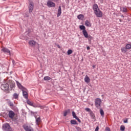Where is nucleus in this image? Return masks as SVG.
<instances>
[{
    "instance_id": "nucleus-1",
    "label": "nucleus",
    "mask_w": 131,
    "mask_h": 131,
    "mask_svg": "<svg viewBox=\"0 0 131 131\" xmlns=\"http://www.w3.org/2000/svg\"><path fill=\"white\" fill-rule=\"evenodd\" d=\"M95 106L98 109H100L102 106V100L100 98H96L95 99Z\"/></svg>"
},
{
    "instance_id": "nucleus-2",
    "label": "nucleus",
    "mask_w": 131,
    "mask_h": 131,
    "mask_svg": "<svg viewBox=\"0 0 131 131\" xmlns=\"http://www.w3.org/2000/svg\"><path fill=\"white\" fill-rule=\"evenodd\" d=\"M3 129L4 130H7V131H12V127H11V126H10V124L8 123L4 124L3 125Z\"/></svg>"
},
{
    "instance_id": "nucleus-3",
    "label": "nucleus",
    "mask_w": 131,
    "mask_h": 131,
    "mask_svg": "<svg viewBox=\"0 0 131 131\" xmlns=\"http://www.w3.org/2000/svg\"><path fill=\"white\" fill-rule=\"evenodd\" d=\"M29 13H32L33 8H34V4L32 2H29Z\"/></svg>"
},
{
    "instance_id": "nucleus-4",
    "label": "nucleus",
    "mask_w": 131,
    "mask_h": 131,
    "mask_svg": "<svg viewBox=\"0 0 131 131\" xmlns=\"http://www.w3.org/2000/svg\"><path fill=\"white\" fill-rule=\"evenodd\" d=\"M47 6L48 8H55L56 7V4L51 0H49L47 2Z\"/></svg>"
},
{
    "instance_id": "nucleus-5",
    "label": "nucleus",
    "mask_w": 131,
    "mask_h": 131,
    "mask_svg": "<svg viewBox=\"0 0 131 131\" xmlns=\"http://www.w3.org/2000/svg\"><path fill=\"white\" fill-rule=\"evenodd\" d=\"M1 51L11 56V51L6 47H2Z\"/></svg>"
},
{
    "instance_id": "nucleus-6",
    "label": "nucleus",
    "mask_w": 131,
    "mask_h": 131,
    "mask_svg": "<svg viewBox=\"0 0 131 131\" xmlns=\"http://www.w3.org/2000/svg\"><path fill=\"white\" fill-rule=\"evenodd\" d=\"M8 116L11 119L14 120V117H15V113L13 111H9Z\"/></svg>"
},
{
    "instance_id": "nucleus-7",
    "label": "nucleus",
    "mask_w": 131,
    "mask_h": 131,
    "mask_svg": "<svg viewBox=\"0 0 131 131\" xmlns=\"http://www.w3.org/2000/svg\"><path fill=\"white\" fill-rule=\"evenodd\" d=\"M94 13L97 17L101 18L103 16V13L101 10H100V9H98V10L95 11Z\"/></svg>"
},
{
    "instance_id": "nucleus-8",
    "label": "nucleus",
    "mask_w": 131,
    "mask_h": 131,
    "mask_svg": "<svg viewBox=\"0 0 131 131\" xmlns=\"http://www.w3.org/2000/svg\"><path fill=\"white\" fill-rule=\"evenodd\" d=\"M23 127L26 131H33V128L31 126H28L27 125H24Z\"/></svg>"
},
{
    "instance_id": "nucleus-9",
    "label": "nucleus",
    "mask_w": 131,
    "mask_h": 131,
    "mask_svg": "<svg viewBox=\"0 0 131 131\" xmlns=\"http://www.w3.org/2000/svg\"><path fill=\"white\" fill-rule=\"evenodd\" d=\"M2 89L4 90V91H6V92H7V93H9V83L4 84L2 85Z\"/></svg>"
},
{
    "instance_id": "nucleus-10",
    "label": "nucleus",
    "mask_w": 131,
    "mask_h": 131,
    "mask_svg": "<svg viewBox=\"0 0 131 131\" xmlns=\"http://www.w3.org/2000/svg\"><path fill=\"white\" fill-rule=\"evenodd\" d=\"M22 92H23V95L24 98H25V99H28V93H27V89L25 88V90L24 91H22Z\"/></svg>"
},
{
    "instance_id": "nucleus-11",
    "label": "nucleus",
    "mask_w": 131,
    "mask_h": 131,
    "mask_svg": "<svg viewBox=\"0 0 131 131\" xmlns=\"http://www.w3.org/2000/svg\"><path fill=\"white\" fill-rule=\"evenodd\" d=\"M16 82L19 90H21V91H25V88H24L22 85H21V83H20L18 81H16Z\"/></svg>"
},
{
    "instance_id": "nucleus-12",
    "label": "nucleus",
    "mask_w": 131,
    "mask_h": 131,
    "mask_svg": "<svg viewBox=\"0 0 131 131\" xmlns=\"http://www.w3.org/2000/svg\"><path fill=\"white\" fill-rule=\"evenodd\" d=\"M8 84L11 90L15 88V82H14L13 81H10Z\"/></svg>"
},
{
    "instance_id": "nucleus-13",
    "label": "nucleus",
    "mask_w": 131,
    "mask_h": 131,
    "mask_svg": "<svg viewBox=\"0 0 131 131\" xmlns=\"http://www.w3.org/2000/svg\"><path fill=\"white\" fill-rule=\"evenodd\" d=\"M34 108H40V109H43L45 108L44 105H41L40 104H37L33 105Z\"/></svg>"
},
{
    "instance_id": "nucleus-14",
    "label": "nucleus",
    "mask_w": 131,
    "mask_h": 131,
    "mask_svg": "<svg viewBox=\"0 0 131 131\" xmlns=\"http://www.w3.org/2000/svg\"><path fill=\"white\" fill-rule=\"evenodd\" d=\"M61 14H62V8L61 7V6H59L58 9L57 11V17H60Z\"/></svg>"
},
{
    "instance_id": "nucleus-15",
    "label": "nucleus",
    "mask_w": 131,
    "mask_h": 131,
    "mask_svg": "<svg viewBox=\"0 0 131 131\" xmlns=\"http://www.w3.org/2000/svg\"><path fill=\"white\" fill-rule=\"evenodd\" d=\"M72 116L74 117V118H75V119H76V120H78L79 122H81L80 119H79V118L77 117V116H76V114H75V112H72Z\"/></svg>"
},
{
    "instance_id": "nucleus-16",
    "label": "nucleus",
    "mask_w": 131,
    "mask_h": 131,
    "mask_svg": "<svg viewBox=\"0 0 131 131\" xmlns=\"http://www.w3.org/2000/svg\"><path fill=\"white\" fill-rule=\"evenodd\" d=\"M84 81L86 82V83H90V81H91V79H90V77L88 76V75L85 76Z\"/></svg>"
},
{
    "instance_id": "nucleus-17",
    "label": "nucleus",
    "mask_w": 131,
    "mask_h": 131,
    "mask_svg": "<svg viewBox=\"0 0 131 131\" xmlns=\"http://www.w3.org/2000/svg\"><path fill=\"white\" fill-rule=\"evenodd\" d=\"M93 10H94V12H96L97 11L100 10V9H99V7H98V5H97V4H94V5H93Z\"/></svg>"
},
{
    "instance_id": "nucleus-18",
    "label": "nucleus",
    "mask_w": 131,
    "mask_h": 131,
    "mask_svg": "<svg viewBox=\"0 0 131 131\" xmlns=\"http://www.w3.org/2000/svg\"><path fill=\"white\" fill-rule=\"evenodd\" d=\"M29 45H30V46H31L32 47H34V46H35V45H36V42L34 40H31L29 41Z\"/></svg>"
},
{
    "instance_id": "nucleus-19",
    "label": "nucleus",
    "mask_w": 131,
    "mask_h": 131,
    "mask_svg": "<svg viewBox=\"0 0 131 131\" xmlns=\"http://www.w3.org/2000/svg\"><path fill=\"white\" fill-rule=\"evenodd\" d=\"M82 33L84 37H85V38H87V37H89V34L88 33V32L86 31V30H83Z\"/></svg>"
},
{
    "instance_id": "nucleus-20",
    "label": "nucleus",
    "mask_w": 131,
    "mask_h": 131,
    "mask_svg": "<svg viewBox=\"0 0 131 131\" xmlns=\"http://www.w3.org/2000/svg\"><path fill=\"white\" fill-rule=\"evenodd\" d=\"M85 25L87 27H91V26H92V25H91V22H90L89 20H86L85 21Z\"/></svg>"
},
{
    "instance_id": "nucleus-21",
    "label": "nucleus",
    "mask_w": 131,
    "mask_h": 131,
    "mask_svg": "<svg viewBox=\"0 0 131 131\" xmlns=\"http://www.w3.org/2000/svg\"><path fill=\"white\" fill-rule=\"evenodd\" d=\"M77 18L79 19V20H82V19L84 18V15L82 14H79L77 16Z\"/></svg>"
},
{
    "instance_id": "nucleus-22",
    "label": "nucleus",
    "mask_w": 131,
    "mask_h": 131,
    "mask_svg": "<svg viewBox=\"0 0 131 131\" xmlns=\"http://www.w3.org/2000/svg\"><path fill=\"white\" fill-rule=\"evenodd\" d=\"M127 49H126V47H122L121 48V51L122 53H126L127 52Z\"/></svg>"
},
{
    "instance_id": "nucleus-23",
    "label": "nucleus",
    "mask_w": 131,
    "mask_h": 131,
    "mask_svg": "<svg viewBox=\"0 0 131 131\" xmlns=\"http://www.w3.org/2000/svg\"><path fill=\"white\" fill-rule=\"evenodd\" d=\"M40 118H38L36 119V123L37 125H39V124L40 123Z\"/></svg>"
},
{
    "instance_id": "nucleus-24",
    "label": "nucleus",
    "mask_w": 131,
    "mask_h": 131,
    "mask_svg": "<svg viewBox=\"0 0 131 131\" xmlns=\"http://www.w3.org/2000/svg\"><path fill=\"white\" fill-rule=\"evenodd\" d=\"M70 113V110H68L67 111H66L63 113L64 116H67V114Z\"/></svg>"
},
{
    "instance_id": "nucleus-25",
    "label": "nucleus",
    "mask_w": 131,
    "mask_h": 131,
    "mask_svg": "<svg viewBox=\"0 0 131 131\" xmlns=\"http://www.w3.org/2000/svg\"><path fill=\"white\" fill-rule=\"evenodd\" d=\"M125 47H126V49L127 50H130V49H131V43L127 44L126 45Z\"/></svg>"
},
{
    "instance_id": "nucleus-26",
    "label": "nucleus",
    "mask_w": 131,
    "mask_h": 131,
    "mask_svg": "<svg viewBox=\"0 0 131 131\" xmlns=\"http://www.w3.org/2000/svg\"><path fill=\"white\" fill-rule=\"evenodd\" d=\"M122 9L123 13H126V12H127V8H126V7H123L122 8Z\"/></svg>"
},
{
    "instance_id": "nucleus-27",
    "label": "nucleus",
    "mask_w": 131,
    "mask_h": 131,
    "mask_svg": "<svg viewBox=\"0 0 131 131\" xmlns=\"http://www.w3.org/2000/svg\"><path fill=\"white\" fill-rule=\"evenodd\" d=\"M100 113L102 117H104V111H103V110H102V108H101L100 110Z\"/></svg>"
},
{
    "instance_id": "nucleus-28",
    "label": "nucleus",
    "mask_w": 131,
    "mask_h": 131,
    "mask_svg": "<svg viewBox=\"0 0 131 131\" xmlns=\"http://www.w3.org/2000/svg\"><path fill=\"white\" fill-rule=\"evenodd\" d=\"M79 28L81 30H85V27L83 25H81L79 26Z\"/></svg>"
},
{
    "instance_id": "nucleus-29",
    "label": "nucleus",
    "mask_w": 131,
    "mask_h": 131,
    "mask_svg": "<svg viewBox=\"0 0 131 131\" xmlns=\"http://www.w3.org/2000/svg\"><path fill=\"white\" fill-rule=\"evenodd\" d=\"M71 124H77V122L75 120H71Z\"/></svg>"
},
{
    "instance_id": "nucleus-30",
    "label": "nucleus",
    "mask_w": 131,
    "mask_h": 131,
    "mask_svg": "<svg viewBox=\"0 0 131 131\" xmlns=\"http://www.w3.org/2000/svg\"><path fill=\"white\" fill-rule=\"evenodd\" d=\"M125 129V127L124 126V125H122L120 126V130L121 131H124Z\"/></svg>"
},
{
    "instance_id": "nucleus-31",
    "label": "nucleus",
    "mask_w": 131,
    "mask_h": 131,
    "mask_svg": "<svg viewBox=\"0 0 131 131\" xmlns=\"http://www.w3.org/2000/svg\"><path fill=\"white\" fill-rule=\"evenodd\" d=\"M27 104L28 105H30V106H33V103H32L31 101L28 100L27 101Z\"/></svg>"
},
{
    "instance_id": "nucleus-32",
    "label": "nucleus",
    "mask_w": 131,
    "mask_h": 131,
    "mask_svg": "<svg viewBox=\"0 0 131 131\" xmlns=\"http://www.w3.org/2000/svg\"><path fill=\"white\" fill-rule=\"evenodd\" d=\"M44 80H51V77L49 76L44 77Z\"/></svg>"
},
{
    "instance_id": "nucleus-33",
    "label": "nucleus",
    "mask_w": 131,
    "mask_h": 131,
    "mask_svg": "<svg viewBox=\"0 0 131 131\" xmlns=\"http://www.w3.org/2000/svg\"><path fill=\"white\" fill-rule=\"evenodd\" d=\"M68 55H71V54H72V53H73V51H72V50H69L68 51Z\"/></svg>"
},
{
    "instance_id": "nucleus-34",
    "label": "nucleus",
    "mask_w": 131,
    "mask_h": 131,
    "mask_svg": "<svg viewBox=\"0 0 131 131\" xmlns=\"http://www.w3.org/2000/svg\"><path fill=\"white\" fill-rule=\"evenodd\" d=\"M86 38L88 39V40L91 41L92 40V39H93V37H92L90 35H89L88 36V37H87Z\"/></svg>"
},
{
    "instance_id": "nucleus-35",
    "label": "nucleus",
    "mask_w": 131,
    "mask_h": 131,
    "mask_svg": "<svg viewBox=\"0 0 131 131\" xmlns=\"http://www.w3.org/2000/svg\"><path fill=\"white\" fill-rule=\"evenodd\" d=\"M13 97H14V99H18V94H17V93H15L13 95Z\"/></svg>"
},
{
    "instance_id": "nucleus-36",
    "label": "nucleus",
    "mask_w": 131,
    "mask_h": 131,
    "mask_svg": "<svg viewBox=\"0 0 131 131\" xmlns=\"http://www.w3.org/2000/svg\"><path fill=\"white\" fill-rule=\"evenodd\" d=\"M8 105H9V106H10L11 107L14 106V104H13V102H9Z\"/></svg>"
},
{
    "instance_id": "nucleus-37",
    "label": "nucleus",
    "mask_w": 131,
    "mask_h": 131,
    "mask_svg": "<svg viewBox=\"0 0 131 131\" xmlns=\"http://www.w3.org/2000/svg\"><path fill=\"white\" fill-rule=\"evenodd\" d=\"M105 131H111V130L110 129V128H109V127H106Z\"/></svg>"
},
{
    "instance_id": "nucleus-38",
    "label": "nucleus",
    "mask_w": 131,
    "mask_h": 131,
    "mask_svg": "<svg viewBox=\"0 0 131 131\" xmlns=\"http://www.w3.org/2000/svg\"><path fill=\"white\" fill-rule=\"evenodd\" d=\"M85 111H87V112H90V111H91V109L89 108H85Z\"/></svg>"
},
{
    "instance_id": "nucleus-39",
    "label": "nucleus",
    "mask_w": 131,
    "mask_h": 131,
    "mask_svg": "<svg viewBox=\"0 0 131 131\" xmlns=\"http://www.w3.org/2000/svg\"><path fill=\"white\" fill-rule=\"evenodd\" d=\"M128 122V119H126L125 120H124V123H127Z\"/></svg>"
},
{
    "instance_id": "nucleus-40",
    "label": "nucleus",
    "mask_w": 131,
    "mask_h": 131,
    "mask_svg": "<svg viewBox=\"0 0 131 131\" xmlns=\"http://www.w3.org/2000/svg\"><path fill=\"white\" fill-rule=\"evenodd\" d=\"M95 131H99V126H97L95 128Z\"/></svg>"
},
{
    "instance_id": "nucleus-41",
    "label": "nucleus",
    "mask_w": 131,
    "mask_h": 131,
    "mask_svg": "<svg viewBox=\"0 0 131 131\" xmlns=\"http://www.w3.org/2000/svg\"><path fill=\"white\" fill-rule=\"evenodd\" d=\"M76 129H77V130H79V131L81 130V129L79 127H77Z\"/></svg>"
},
{
    "instance_id": "nucleus-42",
    "label": "nucleus",
    "mask_w": 131,
    "mask_h": 131,
    "mask_svg": "<svg viewBox=\"0 0 131 131\" xmlns=\"http://www.w3.org/2000/svg\"><path fill=\"white\" fill-rule=\"evenodd\" d=\"M86 49H87L88 51H89V50H90L91 48H90V47L88 46V47H87Z\"/></svg>"
},
{
    "instance_id": "nucleus-43",
    "label": "nucleus",
    "mask_w": 131,
    "mask_h": 131,
    "mask_svg": "<svg viewBox=\"0 0 131 131\" xmlns=\"http://www.w3.org/2000/svg\"><path fill=\"white\" fill-rule=\"evenodd\" d=\"M57 47L58 48V49H61V46H60V45H57Z\"/></svg>"
},
{
    "instance_id": "nucleus-44",
    "label": "nucleus",
    "mask_w": 131,
    "mask_h": 131,
    "mask_svg": "<svg viewBox=\"0 0 131 131\" xmlns=\"http://www.w3.org/2000/svg\"><path fill=\"white\" fill-rule=\"evenodd\" d=\"M92 67H93V69H95V68H96V66L94 65V66H92Z\"/></svg>"
},
{
    "instance_id": "nucleus-45",
    "label": "nucleus",
    "mask_w": 131,
    "mask_h": 131,
    "mask_svg": "<svg viewBox=\"0 0 131 131\" xmlns=\"http://www.w3.org/2000/svg\"><path fill=\"white\" fill-rule=\"evenodd\" d=\"M14 120H16V119H14Z\"/></svg>"
},
{
    "instance_id": "nucleus-46",
    "label": "nucleus",
    "mask_w": 131,
    "mask_h": 131,
    "mask_svg": "<svg viewBox=\"0 0 131 131\" xmlns=\"http://www.w3.org/2000/svg\"><path fill=\"white\" fill-rule=\"evenodd\" d=\"M122 17H123V15H122Z\"/></svg>"
},
{
    "instance_id": "nucleus-47",
    "label": "nucleus",
    "mask_w": 131,
    "mask_h": 131,
    "mask_svg": "<svg viewBox=\"0 0 131 131\" xmlns=\"http://www.w3.org/2000/svg\"><path fill=\"white\" fill-rule=\"evenodd\" d=\"M122 17H123V15H122Z\"/></svg>"
}]
</instances>
